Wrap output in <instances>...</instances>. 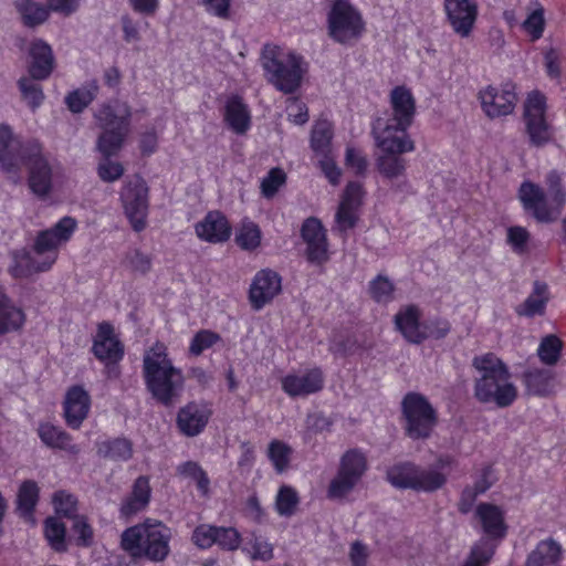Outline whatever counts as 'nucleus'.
Wrapping results in <instances>:
<instances>
[{"instance_id":"obj_37","label":"nucleus","mask_w":566,"mask_h":566,"mask_svg":"<svg viewBox=\"0 0 566 566\" xmlns=\"http://www.w3.org/2000/svg\"><path fill=\"white\" fill-rule=\"evenodd\" d=\"M261 239H263V232H261L259 224L248 218L242 219L235 230V245L240 250L251 253L260 248Z\"/></svg>"},{"instance_id":"obj_19","label":"nucleus","mask_w":566,"mask_h":566,"mask_svg":"<svg viewBox=\"0 0 566 566\" xmlns=\"http://www.w3.org/2000/svg\"><path fill=\"white\" fill-rule=\"evenodd\" d=\"M325 377L322 367H311L302 373H289L281 379L287 397H308L323 390Z\"/></svg>"},{"instance_id":"obj_54","label":"nucleus","mask_w":566,"mask_h":566,"mask_svg":"<svg viewBox=\"0 0 566 566\" xmlns=\"http://www.w3.org/2000/svg\"><path fill=\"white\" fill-rule=\"evenodd\" d=\"M450 332V323L447 318L434 317L423 319L420 326L419 335L423 336V342L428 339H443Z\"/></svg>"},{"instance_id":"obj_27","label":"nucleus","mask_w":566,"mask_h":566,"mask_svg":"<svg viewBox=\"0 0 566 566\" xmlns=\"http://www.w3.org/2000/svg\"><path fill=\"white\" fill-rule=\"evenodd\" d=\"M151 499L150 479L139 475L135 479L132 492L123 497L119 506L122 518H130L145 511Z\"/></svg>"},{"instance_id":"obj_38","label":"nucleus","mask_w":566,"mask_h":566,"mask_svg":"<svg viewBox=\"0 0 566 566\" xmlns=\"http://www.w3.org/2000/svg\"><path fill=\"white\" fill-rule=\"evenodd\" d=\"M97 94L98 84L96 81H92L81 88L69 92L66 97H64V104H66L67 109L73 114H81L92 104Z\"/></svg>"},{"instance_id":"obj_22","label":"nucleus","mask_w":566,"mask_h":566,"mask_svg":"<svg viewBox=\"0 0 566 566\" xmlns=\"http://www.w3.org/2000/svg\"><path fill=\"white\" fill-rule=\"evenodd\" d=\"M41 261H35L32 252L27 248L15 249L10 252L11 262L8 273L15 280L27 279L34 273H45L50 271L57 261V255L53 253H44Z\"/></svg>"},{"instance_id":"obj_44","label":"nucleus","mask_w":566,"mask_h":566,"mask_svg":"<svg viewBox=\"0 0 566 566\" xmlns=\"http://www.w3.org/2000/svg\"><path fill=\"white\" fill-rule=\"evenodd\" d=\"M293 449L281 440H272L268 447V458L276 474H283L289 470Z\"/></svg>"},{"instance_id":"obj_30","label":"nucleus","mask_w":566,"mask_h":566,"mask_svg":"<svg viewBox=\"0 0 566 566\" xmlns=\"http://www.w3.org/2000/svg\"><path fill=\"white\" fill-rule=\"evenodd\" d=\"M29 56H31V63H29L28 73L32 80L49 78L54 66L51 45L44 40H33L29 48Z\"/></svg>"},{"instance_id":"obj_53","label":"nucleus","mask_w":566,"mask_h":566,"mask_svg":"<svg viewBox=\"0 0 566 566\" xmlns=\"http://www.w3.org/2000/svg\"><path fill=\"white\" fill-rule=\"evenodd\" d=\"M494 555V545H491L489 541H476L471 547L469 558L465 559L463 566H488Z\"/></svg>"},{"instance_id":"obj_39","label":"nucleus","mask_w":566,"mask_h":566,"mask_svg":"<svg viewBox=\"0 0 566 566\" xmlns=\"http://www.w3.org/2000/svg\"><path fill=\"white\" fill-rule=\"evenodd\" d=\"M177 474L189 479L197 484L200 496L208 499L210 495V478L198 462L188 460L177 465Z\"/></svg>"},{"instance_id":"obj_8","label":"nucleus","mask_w":566,"mask_h":566,"mask_svg":"<svg viewBox=\"0 0 566 566\" xmlns=\"http://www.w3.org/2000/svg\"><path fill=\"white\" fill-rule=\"evenodd\" d=\"M387 482L396 490H412L431 494L447 484V475L437 469H424L420 464L405 460L394 463L385 473Z\"/></svg>"},{"instance_id":"obj_61","label":"nucleus","mask_w":566,"mask_h":566,"mask_svg":"<svg viewBox=\"0 0 566 566\" xmlns=\"http://www.w3.org/2000/svg\"><path fill=\"white\" fill-rule=\"evenodd\" d=\"M53 507L55 513L66 518H72L76 513V497L72 494L61 490L53 493L52 497Z\"/></svg>"},{"instance_id":"obj_17","label":"nucleus","mask_w":566,"mask_h":566,"mask_svg":"<svg viewBox=\"0 0 566 566\" xmlns=\"http://www.w3.org/2000/svg\"><path fill=\"white\" fill-rule=\"evenodd\" d=\"M76 227L77 223L74 218L70 216L62 217L55 224L35 234L32 245L33 253L38 255L44 253L59 255L60 247L69 243L70 239L75 233Z\"/></svg>"},{"instance_id":"obj_43","label":"nucleus","mask_w":566,"mask_h":566,"mask_svg":"<svg viewBox=\"0 0 566 566\" xmlns=\"http://www.w3.org/2000/svg\"><path fill=\"white\" fill-rule=\"evenodd\" d=\"M381 151L384 155L378 156L376 160L377 171L389 180L401 176L406 171V160L400 157L403 153Z\"/></svg>"},{"instance_id":"obj_18","label":"nucleus","mask_w":566,"mask_h":566,"mask_svg":"<svg viewBox=\"0 0 566 566\" xmlns=\"http://www.w3.org/2000/svg\"><path fill=\"white\" fill-rule=\"evenodd\" d=\"M282 291L281 275L269 269H262L254 274L250 290H248V301H250L253 311H262L270 304Z\"/></svg>"},{"instance_id":"obj_20","label":"nucleus","mask_w":566,"mask_h":566,"mask_svg":"<svg viewBox=\"0 0 566 566\" xmlns=\"http://www.w3.org/2000/svg\"><path fill=\"white\" fill-rule=\"evenodd\" d=\"M443 12L453 32L461 38L471 35L478 20V4L473 0H443Z\"/></svg>"},{"instance_id":"obj_21","label":"nucleus","mask_w":566,"mask_h":566,"mask_svg":"<svg viewBox=\"0 0 566 566\" xmlns=\"http://www.w3.org/2000/svg\"><path fill=\"white\" fill-rule=\"evenodd\" d=\"M475 515L479 523H481L484 535V537L479 541H486L491 545H494L495 548L499 547L500 543L507 535L505 513L500 506L493 503L481 502L476 506Z\"/></svg>"},{"instance_id":"obj_64","label":"nucleus","mask_w":566,"mask_h":566,"mask_svg":"<svg viewBox=\"0 0 566 566\" xmlns=\"http://www.w3.org/2000/svg\"><path fill=\"white\" fill-rule=\"evenodd\" d=\"M286 114H287L289 120L295 125H304L307 123V119H308L307 106L298 97H287Z\"/></svg>"},{"instance_id":"obj_58","label":"nucleus","mask_w":566,"mask_h":566,"mask_svg":"<svg viewBox=\"0 0 566 566\" xmlns=\"http://www.w3.org/2000/svg\"><path fill=\"white\" fill-rule=\"evenodd\" d=\"M531 234L525 227L512 226L506 231V243L511 247L512 251L517 254H525L527 251V243H530Z\"/></svg>"},{"instance_id":"obj_34","label":"nucleus","mask_w":566,"mask_h":566,"mask_svg":"<svg viewBox=\"0 0 566 566\" xmlns=\"http://www.w3.org/2000/svg\"><path fill=\"white\" fill-rule=\"evenodd\" d=\"M554 373L546 368H532L523 374L526 392L535 397H548L554 390Z\"/></svg>"},{"instance_id":"obj_32","label":"nucleus","mask_w":566,"mask_h":566,"mask_svg":"<svg viewBox=\"0 0 566 566\" xmlns=\"http://www.w3.org/2000/svg\"><path fill=\"white\" fill-rule=\"evenodd\" d=\"M25 322V312L0 289V335L21 331Z\"/></svg>"},{"instance_id":"obj_9","label":"nucleus","mask_w":566,"mask_h":566,"mask_svg":"<svg viewBox=\"0 0 566 566\" xmlns=\"http://www.w3.org/2000/svg\"><path fill=\"white\" fill-rule=\"evenodd\" d=\"M401 426L411 441L429 439L438 423V413L429 399L418 391H408L400 403Z\"/></svg>"},{"instance_id":"obj_35","label":"nucleus","mask_w":566,"mask_h":566,"mask_svg":"<svg viewBox=\"0 0 566 566\" xmlns=\"http://www.w3.org/2000/svg\"><path fill=\"white\" fill-rule=\"evenodd\" d=\"M97 454L105 460L127 462L133 458V442L124 437L103 440L97 443Z\"/></svg>"},{"instance_id":"obj_23","label":"nucleus","mask_w":566,"mask_h":566,"mask_svg":"<svg viewBox=\"0 0 566 566\" xmlns=\"http://www.w3.org/2000/svg\"><path fill=\"white\" fill-rule=\"evenodd\" d=\"M212 417V409L206 401H188L177 411L176 426L187 437H198L205 431Z\"/></svg>"},{"instance_id":"obj_12","label":"nucleus","mask_w":566,"mask_h":566,"mask_svg":"<svg viewBox=\"0 0 566 566\" xmlns=\"http://www.w3.org/2000/svg\"><path fill=\"white\" fill-rule=\"evenodd\" d=\"M368 469L369 465L363 450L347 449L340 457L338 471L328 483L327 499L331 501L346 499L364 479Z\"/></svg>"},{"instance_id":"obj_15","label":"nucleus","mask_w":566,"mask_h":566,"mask_svg":"<svg viewBox=\"0 0 566 566\" xmlns=\"http://www.w3.org/2000/svg\"><path fill=\"white\" fill-rule=\"evenodd\" d=\"M478 99L485 116L501 118L513 114L517 104V93L513 83H506L500 87L489 85L479 91Z\"/></svg>"},{"instance_id":"obj_4","label":"nucleus","mask_w":566,"mask_h":566,"mask_svg":"<svg viewBox=\"0 0 566 566\" xmlns=\"http://www.w3.org/2000/svg\"><path fill=\"white\" fill-rule=\"evenodd\" d=\"M472 365L481 374L473 384V396L478 402L509 408L517 400V387L510 380L512 374L506 364L495 354L489 353L475 357Z\"/></svg>"},{"instance_id":"obj_29","label":"nucleus","mask_w":566,"mask_h":566,"mask_svg":"<svg viewBox=\"0 0 566 566\" xmlns=\"http://www.w3.org/2000/svg\"><path fill=\"white\" fill-rule=\"evenodd\" d=\"M421 313L418 305H405L394 316L395 329L410 344H423V336L419 334Z\"/></svg>"},{"instance_id":"obj_45","label":"nucleus","mask_w":566,"mask_h":566,"mask_svg":"<svg viewBox=\"0 0 566 566\" xmlns=\"http://www.w3.org/2000/svg\"><path fill=\"white\" fill-rule=\"evenodd\" d=\"M300 504V495L293 486L283 484L277 489L275 496V512L282 517H291L296 513Z\"/></svg>"},{"instance_id":"obj_31","label":"nucleus","mask_w":566,"mask_h":566,"mask_svg":"<svg viewBox=\"0 0 566 566\" xmlns=\"http://www.w3.org/2000/svg\"><path fill=\"white\" fill-rule=\"evenodd\" d=\"M549 298L548 284L544 281H534L530 295L514 308V312H516L517 316L526 318L542 316L547 311Z\"/></svg>"},{"instance_id":"obj_56","label":"nucleus","mask_w":566,"mask_h":566,"mask_svg":"<svg viewBox=\"0 0 566 566\" xmlns=\"http://www.w3.org/2000/svg\"><path fill=\"white\" fill-rule=\"evenodd\" d=\"M219 342L220 335L217 332L211 329H200L193 334L188 350H190L191 355L199 356L202 352L211 348Z\"/></svg>"},{"instance_id":"obj_63","label":"nucleus","mask_w":566,"mask_h":566,"mask_svg":"<svg viewBox=\"0 0 566 566\" xmlns=\"http://www.w3.org/2000/svg\"><path fill=\"white\" fill-rule=\"evenodd\" d=\"M345 165L347 168L354 171V175L358 177H364L366 175L369 163L367 161L366 156L360 149H357L353 146H347Z\"/></svg>"},{"instance_id":"obj_50","label":"nucleus","mask_w":566,"mask_h":566,"mask_svg":"<svg viewBox=\"0 0 566 566\" xmlns=\"http://www.w3.org/2000/svg\"><path fill=\"white\" fill-rule=\"evenodd\" d=\"M563 343L557 335L549 334L544 336L537 347V357L547 365L558 363L562 354Z\"/></svg>"},{"instance_id":"obj_51","label":"nucleus","mask_w":566,"mask_h":566,"mask_svg":"<svg viewBox=\"0 0 566 566\" xmlns=\"http://www.w3.org/2000/svg\"><path fill=\"white\" fill-rule=\"evenodd\" d=\"M395 285L388 276L378 274L369 282V294L376 303H390L394 300Z\"/></svg>"},{"instance_id":"obj_52","label":"nucleus","mask_w":566,"mask_h":566,"mask_svg":"<svg viewBox=\"0 0 566 566\" xmlns=\"http://www.w3.org/2000/svg\"><path fill=\"white\" fill-rule=\"evenodd\" d=\"M241 533L234 526H217L216 544L222 552H234L241 546Z\"/></svg>"},{"instance_id":"obj_57","label":"nucleus","mask_w":566,"mask_h":566,"mask_svg":"<svg viewBox=\"0 0 566 566\" xmlns=\"http://www.w3.org/2000/svg\"><path fill=\"white\" fill-rule=\"evenodd\" d=\"M33 78L22 77L18 80V88H20L22 98L28 102L29 107L35 111L44 101V93L40 85L34 84Z\"/></svg>"},{"instance_id":"obj_40","label":"nucleus","mask_w":566,"mask_h":566,"mask_svg":"<svg viewBox=\"0 0 566 566\" xmlns=\"http://www.w3.org/2000/svg\"><path fill=\"white\" fill-rule=\"evenodd\" d=\"M40 489L33 480L21 483L17 493V510L24 518L33 516L36 503H39Z\"/></svg>"},{"instance_id":"obj_47","label":"nucleus","mask_w":566,"mask_h":566,"mask_svg":"<svg viewBox=\"0 0 566 566\" xmlns=\"http://www.w3.org/2000/svg\"><path fill=\"white\" fill-rule=\"evenodd\" d=\"M242 552L248 554L251 560L269 562L273 558V546L270 541L254 531L251 532V537Z\"/></svg>"},{"instance_id":"obj_60","label":"nucleus","mask_w":566,"mask_h":566,"mask_svg":"<svg viewBox=\"0 0 566 566\" xmlns=\"http://www.w3.org/2000/svg\"><path fill=\"white\" fill-rule=\"evenodd\" d=\"M217 526L211 524H199L192 531L191 541L195 547L206 551L216 544Z\"/></svg>"},{"instance_id":"obj_10","label":"nucleus","mask_w":566,"mask_h":566,"mask_svg":"<svg viewBox=\"0 0 566 566\" xmlns=\"http://www.w3.org/2000/svg\"><path fill=\"white\" fill-rule=\"evenodd\" d=\"M262 61L269 83L276 91L293 94L300 90L306 73V63L303 55L294 52L280 55L271 50L264 52Z\"/></svg>"},{"instance_id":"obj_42","label":"nucleus","mask_w":566,"mask_h":566,"mask_svg":"<svg viewBox=\"0 0 566 566\" xmlns=\"http://www.w3.org/2000/svg\"><path fill=\"white\" fill-rule=\"evenodd\" d=\"M17 11L22 17V22L27 28H35L44 23L50 17V7L46 8L42 4L29 0L15 1Z\"/></svg>"},{"instance_id":"obj_25","label":"nucleus","mask_w":566,"mask_h":566,"mask_svg":"<svg viewBox=\"0 0 566 566\" xmlns=\"http://www.w3.org/2000/svg\"><path fill=\"white\" fill-rule=\"evenodd\" d=\"M92 399L88 392L81 385L69 387L63 401V417L71 430L81 428L87 418Z\"/></svg>"},{"instance_id":"obj_41","label":"nucleus","mask_w":566,"mask_h":566,"mask_svg":"<svg viewBox=\"0 0 566 566\" xmlns=\"http://www.w3.org/2000/svg\"><path fill=\"white\" fill-rule=\"evenodd\" d=\"M334 127L329 122H318L311 132V149L317 156L332 154Z\"/></svg>"},{"instance_id":"obj_26","label":"nucleus","mask_w":566,"mask_h":566,"mask_svg":"<svg viewBox=\"0 0 566 566\" xmlns=\"http://www.w3.org/2000/svg\"><path fill=\"white\" fill-rule=\"evenodd\" d=\"M195 233L206 243H224L231 237V226L223 212L210 210L203 220L195 223Z\"/></svg>"},{"instance_id":"obj_48","label":"nucleus","mask_w":566,"mask_h":566,"mask_svg":"<svg viewBox=\"0 0 566 566\" xmlns=\"http://www.w3.org/2000/svg\"><path fill=\"white\" fill-rule=\"evenodd\" d=\"M44 537L52 549L56 552H65L67 549L65 525L59 517L51 516L44 520Z\"/></svg>"},{"instance_id":"obj_6","label":"nucleus","mask_w":566,"mask_h":566,"mask_svg":"<svg viewBox=\"0 0 566 566\" xmlns=\"http://www.w3.org/2000/svg\"><path fill=\"white\" fill-rule=\"evenodd\" d=\"M144 378L147 391L157 403L165 408L174 407L181 395L184 377L165 353L144 358Z\"/></svg>"},{"instance_id":"obj_1","label":"nucleus","mask_w":566,"mask_h":566,"mask_svg":"<svg viewBox=\"0 0 566 566\" xmlns=\"http://www.w3.org/2000/svg\"><path fill=\"white\" fill-rule=\"evenodd\" d=\"M0 167L2 171L18 175L21 167L28 169V187L40 199L52 191V168L42 153V145L32 138L22 140L14 136L11 127L0 124Z\"/></svg>"},{"instance_id":"obj_7","label":"nucleus","mask_w":566,"mask_h":566,"mask_svg":"<svg viewBox=\"0 0 566 566\" xmlns=\"http://www.w3.org/2000/svg\"><path fill=\"white\" fill-rule=\"evenodd\" d=\"M132 117L133 112L128 103L118 99L103 103L94 113V118H96L98 126L103 128L97 138V149L109 154L116 148H122L129 133Z\"/></svg>"},{"instance_id":"obj_33","label":"nucleus","mask_w":566,"mask_h":566,"mask_svg":"<svg viewBox=\"0 0 566 566\" xmlns=\"http://www.w3.org/2000/svg\"><path fill=\"white\" fill-rule=\"evenodd\" d=\"M38 437L44 446L52 450H63L71 454H76L80 451L77 446L72 443L69 432L51 422H40Z\"/></svg>"},{"instance_id":"obj_11","label":"nucleus","mask_w":566,"mask_h":566,"mask_svg":"<svg viewBox=\"0 0 566 566\" xmlns=\"http://www.w3.org/2000/svg\"><path fill=\"white\" fill-rule=\"evenodd\" d=\"M366 31L364 15L350 0H333L327 12V32L340 45H354Z\"/></svg>"},{"instance_id":"obj_13","label":"nucleus","mask_w":566,"mask_h":566,"mask_svg":"<svg viewBox=\"0 0 566 566\" xmlns=\"http://www.w3.org/2000/svg\"><path fill=\"white\" fill-rule=\"evenodd\" d=\"M120 202L133 230L138 233L144 231L148 213V186L140 175H133L124 180Z\"/></svg>"},{"instance_id":"obj_24","label":"nucleus","mask_w":566,"mask_h":566,"mask_svg":"<svg viewBox=\"0 0 566 566\" xmlns=\"http://www.w3.org/2000/svg\"><path fill=\"white\" fill-rule=\"evenodd\" d=\"M91 352L98 361L124 358V344L117 337L115 327L109 322L103 321L98 323Z\"/></svg>"},{"instance_id":"obj_62","label":"nucleus","mask_w":566,"mask_h":566,"mask_svg":"<svg viewBox=\"0 0 566 566\" xmlns=\"http://www.w3.org/2000/svg\"><path fill=\"white\" fill-rule=\"evenodd\" d=\"M364 196L365 190L363 185L354 180L348 181L345 190H343L339 206L359 209L364 202Z\"/></svg>"},{"instance_id":"obj_55","label":"nucleus","mask_w":566,"mask_h":566,"mask_svg":"<svg viewBox=\"0 0 566 566\" xmlns=\"http://www.w3.org/2000/svg\"><path fill=\"white\" fill-rule=\"evenodd\" d=\"M522 28L524 32L528 34L531 41L535 42L541 40L545 30L543 7L531 11V13L526 15L525 20L523 21Z\"/></svg>"},{"instance_id":"obj_3","label":"nucleus","mask_w":566,"mask_h":566,"mask_svg":"<svg viewBox=\"0 0 566 566\" xmlns=\"http://www.w3.org/2000/svg\"><path fill=\"white\" fill-rule=\"evenodd\" d=\"M545 191L541 185L528 179L520 185L517 199L524 212L539 224H552L559 220L566 206V189L562 175L557 170L547 172L544 178Z\"/></svg>"},{"instance_id":"obj_49","label":"nucleus","mask_w":566,"mask_h":566,"mask_svg":"<svg viewBox=\"0 0 566 566\" xmlns=\"http://www.w3.org/2000/svg\"><path fill=\"white\" fill-rule=\"evenodd\" d=\"M287 175L281 167L271 168L260 182V193L264 199H273L279 189L286 185Z\"/></svg>"},{"instance_id":"obj_2","label":"nucleus","mask_w":566,"mask_h":566,"mask_svg":"<svg viewBox=\"0 0 566 566\" xmlns=\"http://www.w3.org/2000/svg\"><path fill=\"white\" fill-rule=\"evenodd\" d=\"M389 117H377L371 122V136L376 146L389 153H410L415 144L408 135L417 116V101L411 88L406 85L395 86L389 92Z\"/></svg>"},{"instance_id":"obj_16","label":"nucleus","mask_w":566,"mask_h":566,"mask_svg":"<svg viewBox=\"0 0 566 566\" xmlns=\"http://www.w3.org/2000/svg\"><path fill=\"white\" fill-rule=\"evenodd\" d=\"M300 237L306 245L305 258L307 262L323 265L328 261V235L321 219L316 217L306 218L301 224Z\"/></svg>"},{"instance_id":"obj_59","label":"nucleus","mask_w":566,"mask_h":566,"mask_svg":"<svg viewBox=\"0 0 566 566\" xmlns=\"http://www.w3.org/2000/svg\"><path fill=\"white\" fill-rule=\"evenodd\" d=\"M241 513L251 523L263 525L266 522V512L255 493L247 497L244 504H242Z\"/></svg>"},{"instance_id":"obj_14","label":"nucleus","mask_w":566,"mask_h":566,"mask_svg":"<svg viewBox=\"0 0 566 566\" xmlns=\"http://www.w3.org/2000/svg\"><path fill=\"white\" fill-rule=\"evenodd\" d=\"M547 98L543 93L534 91L524 103L523 119L525 133L532 147H544L553 139V128L545 117Z\"/></svg>"},{"instance_id":"obj_5","label":"nucleus","mask_w":566,"mask_h":566,"mask_svg":"<svg viewBox=\"0 0 566 566\" xmlns=\"http://www.w3.org/2000/svg\"><path fill=\"white\" fill-rule=\"evenodd\" d=\"M170 537V530L163 522H144L123 531L120 547L133 558L159 563L169 556Z\"/></svg>"},{"instance_id":"obj_28","label":"nucleus","mask_w":566,"mask_h":566,"mask_svg":"<svg viewBox=\"0 0 566 566\" xmlns=\"http://www.w3.org/2000/svg\"><path fill=\"white\" fill-rule=\"evenodd\" d=\"M223 120L230 130L237 135H244L251 129V111L240 95L232 94L224 102Z\"/></svg>"},{"instance_id":"obj_36","label":"nucleus","mask_w":566,"mask_h":566,"mask_svg":"<svg viewBox=\"0 0 566 566\" xmlns=\"http://www.w3.org/2000/svg\"><path fill=\"white\" fill-rule=\"evenodd\" d=\"M562 546L553 538L537 543L526 558L525 566H552L560 560Z\"/></svg>"},{"instance_id":"obj_46","label":"nucleus","mask_w":566,"mask_h":566,"mask_svg":"<svg viewBox=\"0 0 566 566\" xmlns=\"http://www.w3.org/2000/svg\"><path fill=\"white\" fill-rule=\"evenodd\" d=\"M122 148H116L109 154H105L104 150L97 149L102 154V160L98 161L97 176L99 180L105 182H114L122 178L124 175V167L120 161L112 160L111 158L116 156Z\"/></svg>"}]
</instances>
